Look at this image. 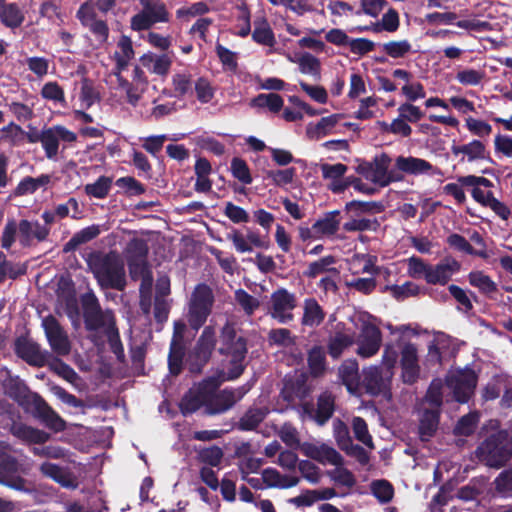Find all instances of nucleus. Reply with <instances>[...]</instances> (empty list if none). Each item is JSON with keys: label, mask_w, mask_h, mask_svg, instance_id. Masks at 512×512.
<instances>
[{"label": "nucleus", "mask_w": 512, "mask_h": 512, "mask_svg": "<svg viewBox=\"0 0 512 512\" xmlns=\"http://www.w3.org/2000/svg\"><path fill=\"white\" fill-rule=\"evenodd\" d=\"M2 388L6 396L15 401L25 411L31 412L46 427L61 432L66 429V422L38 393L32 392L28 385L18 375L7 371L2 381Z\"/></svg>", "instance_id": "f257e3e1"}, {"label": "nucleus", "mask_w": 512, "mask_h": 512, "mask_svg": "<svg viewBox=\"0 0 512 512\" xmlns=\"http://www.w3.org/2000/svg\"><path fill=\"white\" fill-rule=\"evenodd\" d=\"M80 303L86 331L96 332L103 330L111 352L116 356L119 363H125L124 347L113 310L109 308L103 310L99 299L92 290L80 296Z\"/></svg>", "instance_id": "f03ea898"}, {"label": "nucleus", "mask_w": 512, "mask_h": 512, "mask_svg": "<svg viewBox=\"0 0 512 512\" xmlns=\"http://www.w3.org/2000/svg\"><path fill=\"white\" fill-rule=\"evenodd\" d=\"M88 265L101 289L123 291L126 288L124 261L116 252L94 253Z\"/></svg>", "instance_id": "7ed1b4c3"}, {"label": "nucleus", "mask_w": 512, "mask_h": 512, "mask_svg": "<svg viewBox=\"0 0 512 512\" xmlns=\"http://www.w3.org/2000/svg\"><path fill=\"white\" fill-rule=\"evenodd\" d=\"M220 355L230 358L226 380L238 379L245 371V359L248 353L247 339L237 336L235 324L227 321L220 330Z\"/></svg>", "instance_id": "20e7f679"}, {"label": "nucleus", "mask_w": 512, "mask_h": 512, "mask_svg": "<svg viewBox=\"0 0 512 512\" xmlns=\"http://www.w3.org/2000/svg\"><path fill=\"white\" fill-rule=\"evenodd\" d=\"M215 297L212 288L199 283L191 293L188 303L187 321L191 329L198 331L212 313Z\"/></svg>", "instance_id": "39448f33"}, {"label": "nucleus", "mask_w": 512, "mask_h": 512, "mask_svg": "<svg viewBox=\"0 0 512 512\" xmlns=\"http://www.w3.org/2000/svg\"><path fill=\"white\" fill-rule=\"evenodd\" d=\"M216 344L217 337L215 328L212 325L205 326L186 359L190 373H202L204 367L212 358Z\"/></svg>", "instance_id": "423d86ee"}, {"label": "nucleus", "mask_w": 512, "mask_h": 512, "mask_svg": "<svg viewBox=\"0 0 512 512\" xmlns=\"http://www.w3.org/2000/svg\"><path fill=\"white\" fill-rule=\"evenodd\" d=\"M313 390L314 386L309 381L308 375L304 372H296L294 375H287L284 378L280 396L291 407L297 406L300 413L301 403L308 402L306 399Z\"/></svg>", "instance_id": "0eeeda50"}, {"label": "nucleus", "mask_w": 512, "mask_h": 512, "mask_svg": "<svg viewBox=\"0 0 512 512\" xmlns=\"http://www.w3.org/2000/svg\"><path fill=\"white\" fill-rule=\"evenodd\" d=\"M335 410L336 396L328 389L317 396L316 405L311 401L300 405V415L314 421L318 426H324L332 418Z\"/></svg>", "instance_id": "6e6552de"}, {"label": "nucleus", "mask_w": 512, "mask_h": 512, "mask_svg": "<svg viewBox=\"0 0 512 512\" xmlns=\"http://www.w3.org/2000/svg\"><path fill=\"white\" fill-rule=\"evenodd\" d=\"M477 456L481 462L491 468L503 467L512 456V449L498 435L489 436L477 448Z\"/></svg>", "instance_id": "1a4fd4ad"}, {"label": "nucleus", "mask_w": 512, "mask_h": 512, "mask_svg": "<svg viewBox=\"0 0 512 512\" xmlns=\"http://www.w3.org/2000/svg\"><path fill=\"white\" fill-rule=\"evenodd\" d=\"M170 21V13L163 1L141 5V10L130 19V28L133 31L149 30L157 23Z\"/></svg>", "instance_id": "9d476101"}, {"label": "nucleus", "mask_w": 512, "mask_h": 512, "mask_svg": "<svg viewBox=\"0 0 512 512\" xmlns=\"http://www.w3.org/2000/svg\"><path fill=\"white\" fill-rule=\"evenodd\" d=\"M206 414H222L231 409L236 403L235 391L232 388H225L217 392L220 385L215 377L206 378Z\"/></svg>", "instance_id": "9b49d317"}, {"label": "nucleus", "mask_w": 512, "mask_h": 512, "mask_svg": "<svg viewBox=\"0 0 512 512\" xmlns=\"http://www.w3.org/2000/svg\"><path fill=\"white\" fill-rule=\"evenodd\" d=\"M478 383V375L469 367L456 370L446 378L447 386L452 390L458 403H467L474 394Z\"/></svg>", "instance_id": "f8f14e48"}, {"label": "nucleus", "mask_w": 512, "mask_h": 512, "mask_svg": "<svg viewBox=\"0 0 512 512\" xmlns=\"http://www.w3.org/2000/svg\"><path fill=\"white\" fill-rule=\"evenodd\" d=\"M76 141L77 134L63 125H53L43 128L41 145L45 156L50 160L56 159L60 142L63 143V149H65V144L75 143Z\"/></svg>", "instance_id": "ddd939ff"}, {"label": "nucleus", "mask_w": 512, "mask_h": 512, "mask_svg": "<svg viewBox=\"0 0 512 512\" xmlns=\"http://www.w3.org/2000/svg\"><path fill=\"white\" fill-rule=\"evenodd\" d=\"M76 17L81 25L92 33L99 44H105L108 41L109 26L105 20L98 18L92 0L85 1L80 5L76 12Z\"/></svg>", "instance_id": "4468645a"}, {"label": "nucleus", "mask_w": 512, "mask_h": 512, "mask_svg": "<svg viewBox=\"0 0 512 512\" xmlns=\"http://www.w3.org/2000/svg\"><path fill=\"white\" fill-rule=\"evenodd\" d=\"M16 356L32 367L41 368L47 364L49 352L28 336H18L14 341Z\"/></svg>", "instance_id": "2eb2a0df"}, {"label": "nucleus", "mask_w": 512, "mask_h": 512, "mask_svg": "<svg viewBox=\"0 0 512 512\" xmlns=\"http://www.w3.org/2000/svg\"><path fill=\"white\" fill-rule=\"evenodd\" d=\"M18 470L19 462L14 456L0 453V484L16 491L31 492L26 487L27 480L17 475Z\"/></svg>", "instance_id": "dca6fc26"}, {"label": "nucleus", "mask_w": 512, "mask_h": 512, "mask_svg": "<svg viewBox=\"0 0 512 512\" xmlns=\"http://www.w3.org/2000/svg\"><path fill=\"white\" fill-rule=\"evenodd\" d=\"M42 327L52 351L57 355H68L71 350L70 341L59 321L53 315H48L43 318Z\"/></svg>", "instance_id": "f3484780"}, {"label": "nucleus", "mask_w": 512, "mask_h": 512, "mask_svg": "<svg viewBox=\"0 0 512 512\" xmlns=\"http://www.w3.org/2000/svg\"><path fill=\"white\" fill-rule=\"evenodd\" d=\"M297 306L294 293L285 288H279L271 294V316L279 323H288L293 320V309Z\"/></svg>", "instance_id": "a211bd4d"}, {"label": "nucleus", "mask_w": 512, "mask_h": 512, "mask_svg": "<svg viewBox=\"0 0 512 512\" xmlns=\"http://www.w3.org/2000/svg\"><path fill=\"white\" fill-rule=\"evenodd\" d=\"M401 377L405 384L412 385L417 382L420 375L418 350L411 342L404 343L400 349Z\"/></svg>", "instance_id": "6ab92c4d"}, {"label": "nucleus", "mask_w": 512, "mask_h": 512, "mask_svg": "<svg viewBox=\"0 0 512 512\" xmlns=\"http://www.w3.org/2000/svg\"><path fill=\"white\" fill-rule=\"evenodd\" d=\"M373 175H371V181L380 187H387L391 183L401 182L404 180V176L397 172L396 167L389 170L391 164V157L383 152L377 155L373 159Z\"/></svg>", "instance_id": "aec40b11"}, {"label": "nucleus", "mask_w": 512, "mask_h": 512, "mask_svg": "<svg viewBox=\"0 0 512 512\" xmlns=\"http://www.w3.org/2000/svg\"><path fill=\"white\" fill-rule=\"evenodd\" d=\"M382 343V332L375 324L365 323L362 326L357 354L369 358L378 353Z\"/></svg>", "instance_id": "412c9836"}, {"label": "nucleus", "mask_w": 512, "mask_h": 512, "mask_svg": "<svg viewBox=\"0 0 512 512\" xmlns=\"http://www.w3.org/2000/svg\"><path fill=\"white\" fill-rule=\"evenodd\" d=\"M461 264L452 257H445L436 265H430L426 274V282L430 285H446L453 274L460 271Z\"/></svg>", "instance_id": "4be33fe9"}, {"label": "nucleus", "mask_w": 512, "mask_h": 512, "mask_svg": "<svg viewBox=\"0 0 512 512\" xmlns=\"http://www.w3.org/2000/svg\"><path fill=\"white\" fill-rule=\"evenodd\" d=\"M9 432L25 444H44L50 439V434L44 430L34 428L21 421L11 420L8 425Z\"/></svg>", "instance_id": "5701e85b"}, {"label": "nucleus", "mask_w": 512, "mask_h": 512, "mask_svg": "<svg viewBox=\"0 0 512 512\" xmlns=\"http://www.w3.org/2000/svg\"><path fill=\"white\" fill-rule=\"evenodd\" d=\"M206 385V379H203L196 388L189 389L183 395L179 408L184 416L193 414L203 406L206 409Z\"/></svg>", "instance_id": "b1692460"}, {"label": "nucleus", "mask_w": 512, "mask_h": 512, "mask_svg": "<svg viewBox=\"0 0 512 512\" xmlns=\"http://www.w3.org/2000/svg\"><path fill=\"white\" fill-rule=\"evenodd\" d=\"M397 172L408 175L434 174V166L427 160L413 156L400 155L395 159Z\"/></svg>", "instance_id": "393cba45"}, {"label": "nucleus", "mask_w": 512, "mask_h": 512, "mask_svg": "<svg viewBox=\"0 0 512 512\" xmlns=\"http://www.w3.org/2000/svg\"><path fill=\"white\" fill-rule=\"evenodd\" d=\"M17 227L19 230V242L23 247L31 246L33 238H36L39 242L45 241L50 233V229L41 225L38 221L30 222L29 220L22 219Z\"/></svg>", "instance_id": "a878e982"}, {"label": "nucleus", "mask_w": 512, "mask_h": 512, "mask_svg": "<svg viewBox=\"0 0 512 512\" xmlns=\"http://www.w3.org/2000/svg\"><path fill=\"white\" fill-rule=\"evenodd\" d=\"M14 131V135L11 136V145H18L23 138H26L27 142L30 144H35L42 141L43 129L38 130L36 127L29 126L28 131H24L22 127L14 122L9 123L7 126H4L1 129V132H11Z\"/></svg>", "instance_id": "bb28decb"}, {"label": "nucleus", "mask_w": 512, "mask_h": 512, "mask_svg": "<svg viewBox=\"0 0 512 512\" xmlns=\"http://www.w3.org/2000/svg\"><path fill=\"white\" fill-rule=\"evenodd\" d=\"M309 373L313 378L323 376L327 370V362L324 348L319 345L313 346L307 354Z\"/></svg>", "instance_id": "cd10ccee"}, {"label": "nucleus", "mask_w": 512, "mask_h": 512, "mask_svg": "<svg viewBox=\"0 0 512 512\" xmlns=\"http://www.w3.org/2000/svg\"><path fill=\"white\" fill-rule=\"evenodd\" d=\"M338 376L348 391H355L359 386L360 379L357 361L345 360L338 368Z\"/></svg>", "instance_id": "c85d7f7f"}, {"label": "nucleus", "mask_w": 512, "mask_h": 512, "mask_svg": "<svg viewBox=\"0 0 512 512\" xmlns=\"http://www.w3.org/2000/svg\"><path fill=\"white\" fill-rule=\"evenodd\" d=\"M440 410L425 409L419 421V435L422 441H428L438 429Z\"/></svg>", "instance_id": "c756f323"}, {"label": "nucleus", "mask_w": 512, "mask_h": 512, "mask_svg": "<svg viewBox=\"0 0 512 512\" xmlns=\"http://www.w3.org/2000/svg\"><path fill=\"white\" fill-rule=\"evenodd\" d=\"M325 319V312L315 298H307L304 301L302 324L308 327H317Z\"/></svg>", "instance_id": "7c9ffc66"}, {"label": "nucleus", "mask_w": 512, "mask_h": 512, "mask_svg": "<svg viewBox=\"0 0 512 512\" xmlns=\"http://www.w3.org/2000/svg\"><path fill=\"white\" fill-rule=\"evenodd\" d=\"M40 472L60 484L64 488H75L76 484L71 476L61 466L51 462H44L40 466Z\"/></svg>", "instance_id": "2f4dec72"}, {"label": "nucleus", "mask_w": 512, "mask_h": 512, "mask_svg": "<svg viewBox=\"0 0 512 512\" xmlns=\"http://www.w3.org/2000/svg\"><path fill=\"white\" fill-rule=\"evenodd\" d=\"M345 212L350 217H360L364 214H377L384 211V205L377 201L352 200L345 204Z\"/></svg>", "instance_id": "473e14b6"}, {"label": "nucleus", "mask_w": 512, "mask_h": 512, "mask_svg": "<svg viewBox=\"0 0 512 512\" xmlns=\"http://www.w3.org/2000/svg\"><path fill=\"white\" fill-rule=\"evenodd\" d=\"M100 234L98 225H91L76 232L63 246V252L75 251L80 245L90 242Z\"/></svg>", "instance_id": "72a5a7b5"}, {"label": "nucleus", "mask_w": 512, "mask_h": 512, "mask_svg": "<svg viewBox=\"0 0 512 512\" xmlns=\"http://www.w3.org/2000/svg\"><path fill=\"white\" fill-rule=\"evenodd\" d=\"M353 343L354 338L352 335L337 331L328 340L327 352L331 358L337 360L347 348L353 345Z\"/></svg>", "instance_id": "f704fd0d"}, {"label": "nucleus", "mask_w": 512, "mask_h": 512, "mask_svg": "<svg viewBox=\"0 0 512 512\" xmlns=\"http://www.w3.org/2000/svg\"><path fill=\"white\" fill-rule=\"evenodd\" d=\"M267 411L263 408L251 407L239 419L236 427L240 431L255 430L266 418Z\"/></svg>", "instance_id": "c9c22d12"}, {"label": "nucleus", "mask_w": 512, "mask_h": 512, "mask_svg": "<svg viewBox=\"0 0 512 512\" xmlns=\"http://www.w3.org/2000/svg\"><path fill=\"white\" fill-rule=\"evenodd\" d=\"M252 39L257 44L268 47H273L276 44L274 32L266 18H261L254 22Z\"/></svg>", "instance_id": "e433bc0d"}, {"label": "nucleus", "mask_w": 512, "mask_h": 512, "mask_svg": "<svg viewBox=\"0 0 512 512\" xmlns=\"http://www.w3.org/2000/svg\"><path fill=\"white\" fill-rule=\"evenodd\" d=\"M340 225V211L334 210L325 213L323 218L314 223L316 232L321 236H332L337 233Z\"/></svg>", "instance_id": "4c0bfd02"}, {"label": "nucleus", "mask_w": 512, "mask_h": 512, "mask_svg": "<svg viewBox=\"0 0 512 512\" xmlns=\"http://www.w3.org/2000/svg\"><path fill=\"white\" fill-rule=\"evenodd\" d=\"M0 20L8 28L15 29L22 25L25 16L16 3H5L0 11Z\"/></svg>", "instance_id": "58836bf2"}, {"label": "nucleus", "mask_w": 512, "mask_h": 512, "mask_svg": "<svg viewBox=\"0 0 512 512\" xmlns=\"http://www.w3.org/2000/svg\"><path fill=\"white\" fill-rule=\"evenodd\" d=\"M250 105L256 108H267L272 113H278L284 106V100L277 93H261L251 100Z\"/></svg>", "instance_id": "ea45409f"}, {"label": "nucleus", "mask_w": 512, "mask_h": 512, "mask_svg": "<svg viewBox=\"0 0 512 512\" xmlns=\"http://www.w3.org/2000/svg\"><path fill=\"white\" fill-rule=\"evenodd\" d=\"M185 350L184 343L171 341L168 354V368L171 375L178 376L182 372Z\"/></svg>", "instance_id": "a19ab883"}, {"label": "nucleus", "mask_w": 512, "mask_h": 512, "mask_svg": "<svg viewBox=\"0 0 512 512\" xmlns=\"http://www.w3.org/2000/svg\"><path fill=\"white\" fill-rule=\"evenodd\" d=\"M27 267L24 264H16L7 259L4 252L0 251V285L6 278L16 280L18 277L25 275Z\"/></svg>", "instance_id": "79ce46f5"}, {"label": "nucleus", "mask_w": 512, "mask_h": 512, "mask_svg": "<svg viewBox=\"0 0 512 512\" xmlns=\"http://www.w3.org/2000/svg\"><path fill=\"white\" fill-rule=\"evenodd\" d=\"M363 385L368 393L378 395L384 386L381 368L372 366L364 370Z\"/></svg>", "instance_id": "37998d69"}, {"label": "nucleus", "mask_w": 512, "mask_h": 512, "mask_svg": "<svg viewBox=\"0 0 512 512\" xmlns=\"http://www.w3.org/2000/svg\"><path fill=\"white\" fill-rule=\"evenodd\" d=\"M335 263L336 258L333 255L324 256L317 261L311 262L303 274L307 278L314 279L324 272L338 273L336 268L330 267Z\"/></svg>", "instance_id": "c03bdc74"}, {"label": "nucleus", "mask_w": 512, "mask_h": 512, "mask_svg": "<svg viewBox=\"0 0 512 512\" xmlns=\"http://www.w3.org/2000/svg\"><path fill=\"white\" fill-rule=\"evenodd\" d=\"M127 260L132 262H143L147 261L149 247L147 241L142 238L131 239L125 249Z\"/></svg>", "instance_id": "a18cd8bd"}, {"label": "nucleus", "mask_w": 512, "mask_h": 512, "mask_svg": "<svg viewBox=\"0 0 512 512\" xmlns=\"http://www.w3.org/2000/svg\"><path fill=\"white\" fill-rule=\"evenodd\" d=\"M381 291L389 292L397 301H404L409 297L417 296L420 292V288L417 284L407 281L402 285H385Z\"/></svg>", "instance_id": "49530a36"}, {"label": "nucleus", "mask_w": 512, "mask_h": 512, "mask_svg": "<svg viewBox=\"0 0 512 512\" xmlns=\"http://www.w3.org/2000/svg\"><path fill=\"white\" fill-rule=\"evenodd\" d=\"M446 242L451 248L459 252H463L472 256H478L481 258L487 257V253L485 250L474 249L473 246L468 242V240L458 233L450 234L447 237Z\"/></svg>", "instance_id": "de8ad7c7"}, {"label": "nucleus", "mask_w": 512, "mask_h": 512, "mask_svg": "<svg viewBox=\"0 0 512 512\" xmlns=\"http://www.w3.org/2000/svg\"><path fill=\"white\" fill-rule=\"evenodd\" d=\"M470 285L479 289L485 295L491 296L497 292V285L490 276L484 274L482 271H473L468 275Z\"/></svg>", "instance_id": "09e8293b"}, {"label": "nucleus", "mask_w": 512, "mask_h": 512, "mask_svg": "<svg viewBox=\"0 0 512 512\" xmlns=\"http://www.w3.org/2000/svg\"><path fill=\"white\" fill-rule=\"evenodd\" d=\"M299 71L302 74L310 75L315 80H320L321 78V63L320 60L314 55L305 52L298 59Z\"/></svg>", "instance_id": "8fccbe9b"}, {"label": "nucleus", "mask_w": 512, "mask_h": 512, "mask_svg": "<svg viewBox=\"0 0 512 512\" xmlns=\"http://www.w3.org/2000/svg\"><path fill=\"white\" fill-rule=\"evenodd\" d=\"M479 423V415L477 412H469L463 415L453 428L455 436H471Z\"/></svg>", "instance_id": "3c124183"}, {"label": "nucleus", "mask_w": 512, "mask_h": 512, "mask_svg": "<svg viewBox=\"0 0 512 512\" xmlns=\"http://www.w3.org/2000/svg\"><path fill=\"white\" fill-rule=\"evenodd\" d=\"M141 62L144 66H147L150 63H153V69H152L153 73L160 75V76H164V75L168 74V72L171 68V65H172V60L170 59V57L167 54H162L159 56L154 55V54H144L141 57Z\"/></svg>", "instance_id": "603ef678"}, {"label": "nucleus", "mask_w": 512, "mask_h": 512, "mask_svg": "<svg viewBox=\"0 0 512 512\" xmlns=\"http://www.w3.org/2000/svg\"><path fill=\"white\" fill-rule=\"evenodd\" d=\"M380 222L377 218L368 219L360 217H350V220L343 224V230L346 232H364L377 231Z\"/></svg>", "instance_id": "864d4df0"}, {"label": "nucleus", "mask_w": 512, "mask_h": 512, "mask_svg": "<svg viewBox=\"0 0 512 512\" xmlns=\"http://www.w3.org/2000/svg\"><path fill=\"white\" fill-rule=\"evenodd\" d=\"M224 457L222 448L217 445L197 450V460L210 467H218Z\"/></svg>", "instance_id": "5fc2aeb1"}, {"label": "nucleus", "mask_w": 512, "mask_h": 512, "mask_svg": "<svg viewBox=\"0 0 512 512\" xmlns=\"http://www.w3.org/2000/svg\"><path fill=\"white\" fill-rule=\"evenodd\" d=\"M173 96L183 99L188 93H192V75L190 73H175L172 76Z\"/></svg>", "instance_id": "6e6d98bb"}, {"label": "nucleus", "mask_w": 512, "mask_h": 512, "mask_svg": "<svg viewBox=\"0 0 512 512\" xmlns=\"http://www.w3.org/2000/svg\"><path fill=\"white\" fill-rule=\"evenodd\" d=\"M111 185L112 179L110 177L100 176L94 183L85 186V192L91 197L104 199L108 196Z\"/></svg>", "instance_id": "4d7b16f0"}, {"label": "nucleus", "mask_w": 512, "mask_h": 512, "mask_svg": "<svg viewBox=\"0 0 512 512\" xmlns=\"http://www.w3.org/2000/svg\"><path fill=\"white\" fill-rule=\"evenodd\" d=\"M231 173L234 178L245 185L252 183L253 178L246 161L240 157H234L231 160Z\"/></svg>", "instance_id": "13d9d810"}, {"label": "nucleus", "mask_w": 512, "mask_h": 512, "mask_svg": "<svg viewBox=\"0 0 512 512\" xmlns=\"http://www.w3.org/2000/svg\"><path fill=\"white\" fill-rule=\"evenodd\" d=\"M373 495L381 502L388 503L394 496V488L387 480H375L371 484Z\"/></svg>", "instance_id": "bf43d9fd"}, {"label": "nucleus", "mask_w": 512, "mask_h": 512, "mask_svg": "<svg viewBox=\"0 0 512 512\" xmlns=\"http://www.w3.org/2000/svg\"><path fill=\"white\" fill-rule=\"evenodd\" d=\"M411 43L408 40L389 41L382 45L383 51L391 58H403L411 51Z\"/></svg>", "instance_id": "052dcab7"}, {"label": "nucleus", "mask_w": 512, "mask_h": 512, "mask_svg": "<svg viewBox=\"0 0 512 512\" xmlns=\"http://www.w3.org/2000/svg\"><path fill=\"white\" fill-rule=\"evenodd\" d=\"M116 186L124 189L128 196H139L145 193V186L132 176L118 178L115 182Z\"/></svg>", "instance_id": "680f3d73"}, {"label": "nucleus", "mask_w": 512, "mask_h": 512, "mask_svg": "<svg viewBox=\"0 0 512 512\" xmlns=\"http://www.w3.org/2000/svg\"><path fill=\"white\" fill-rule=\"evenodd\" d=\"M194 89L198 101L203 104L209 103L214 98L215 90L206 77H199L194 83Z\"/></svg>", "instance_id": "e2e57ef3"}, {"label": "nucleus", "mask_w": 512, "mask_h": 512, "mask_svg": "<svg viewBox=\"0 0 512 512\" xmlns=\"http://www.w3.org/2000/svg\"><path fill=\"white\" fill-rule=\"evenodd\" d=\"M485 76L486 74L482 70L464 69L457 72L456 80L465 86H477L483 81Z\"/></svg>", "instance_id": "0e129e2a"}, {"label": "nucleus", "mask_w": 512, "mask_h": 512, "mask_svg": "<svg viewBox=\"0 0 512 512\" xmlns=\"http://www.w3.org/2000/svg\"><path fill=\"white\" fill-rule=\"evenodd\" d=\"M235 300L247 315H252L260 305L258 299L241 288L235 291Z\"/></svg>", "instance_id": "69168bd1"}, {"label": "nucleus", "mask_w": 512, "mask_h": 512, "mask_svg": "<svg viewBox=\"0 0 512 512\" xmlns=\"http://www.w3.org/2000/svg\"><path fill=\"white\" fill-rule=\"evenodd\" d=\"M224 215L234 224L248 223L250 221L249 213L242 207L232 202H226Z\"/></svg>", "instance_id": "338daca9"}, {"label": "nucleus", "mask_w": 512, "mask_h": 512, "mask_svg": "<svg viewBox=\"0 0 512 512\" xmlns=\"http://www.w3.org/2000/svg\"><path fill=\"white\" fill-rule=\"evenodd\" d=\"M464 155L469 162L486 159V147L480 140L474 139L464 144Z\"/></svg>", "instance_id": "774afa93"}]
</instances>
